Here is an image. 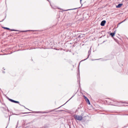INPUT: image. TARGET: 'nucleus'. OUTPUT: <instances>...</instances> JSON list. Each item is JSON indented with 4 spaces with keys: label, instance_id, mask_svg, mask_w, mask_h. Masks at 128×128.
Instances as JSON below:
<instances>
[{
    "label": "nucleus",
    "instance_id": "6",
    "mask_svg": "<svg viewBox=\"0 0 128 128\" xmlns=\"http://www.w3.org/2000/svg\"><path fill=\"white\" fill-rule=\"evenodd\" d=\"M122 4H119L118 6H116V8H120L121 7V6H122Z\"/></svg>",
    "mask_w": 128,
    "mask_h": 128
},
{
    "label": "nucleus",
    "instance_id": "9",
    "mask_svg": "<svg viewBox=\"0 0 128 128\" xmlns=\"http://www.w3.org/2000/svg\"><path fill=\"white\" fill-rule=\"evenodd\" d=\"M10 30L11 31H14V30Z\"/></svg>",
    "mask_w": 128,
    "mask_h": 128
},
{
    "label": "nucleus",
    "instance_id": "2",
    "mask_svg": "<svg viewBox=\"0 0 128 128\" xmlns=\"http://www.w3.org/2000/svg\"><path fill=\"white\" fill-rule=\"evenodd\" d=\"M84 97L86 102L88 103L89 104H90V103L88 98L85 96H84Z\"/></svg>",
    "mask_w": 128,
    "mask_h": 128
},
{
    "label": "nucleus",
    "instance_id": "7",
    "mask_svg": "<svg viewBox=\"0 0 128 128\" xmlns=\"http://www.w3.org/2000/svg\"><path fill=\"white\" fill-rule=\"evenodd\" d=\"M115 34V33L113 32L110 33V35L112 36V37H113Z\"/></svg>",
    "mask_w": 128,
    "mask_h": 128
},
{
    "label": "nucleus",
    "instance_id": "10",
    "mask_svg": "<svg viewBox=\"0 0 128 128\" xmlns=\"http://www.w3.org/2000/svg\"><path fill=\"white\" fill-rule=\"evenodd\" d=\"M82 0H80V2H81V1Z\"/></svg>",
    "mask_w": 128,
    "mask_h": 128
},
{
    "label": "nucleus",
    "instance_id": "8",
    "mask_svg": "<svg viewBox=\"0 0 128 128\" xmlns=\"http://www.w3.org/2000/svg\"><path fill=\"white\" fill-rule=\"evenodd\" d=\"M2 28L4 29H6L7 30H10V29L8 28L5 27H2Z\"/></svg>",
    "mask_w": 128,
    "mask_h": 128
},
{
    "label": "nucleus",
    "instance_id": "5",
    "mask_svg": "<svg viewBox=\"0 0 128 128\" xmlns=\"http://www.w3.org/2000/svg\"><path fill=\"white\" fill-rule=\"evenodd\" d=\"M9 100L10 101H11V102H14L15 103H19V102H18L14 100H12V99H10Z\"/></svg>",
    "mask_w": 128,
    "mask_h": 128
},
{
    "label": "nucleus",
    "instance_id": "4",
    "mask_svg": "<svg viewBox=\"0 0 128 128\" xmlns=\"http://www.w3.org/2000/svg\"><path fill=\"white\" fill-rule=\"evenodd\" d=\"M106 22L105 20H103L102 22L100 24V25L102 26H104Z\"/></svg>",
    "mask_w": 128,
    "mask_h": 128
},
{
    "label": "nucleus",
    "instance_id": "3",
    "mask_svg": "<svg viewBox=\"0 0 128 128\" xmlns=\"http://www.w3.org/2000/svg\"><path fill=\"white\" fill-rule=\"evenodd\" d=\"M114 102V101H112L111 100H109V101H108V104H111L112 105H113V102Z\"/></svg>",
    "mask_w": 128,
    "mask_h": 128
},
{
    "label": "nucleus",
    "instance_id": "1",
    "mask_svg": "<svg viewBox=\"0 0 128 128\" xmlns=\"http://www.w3.org/2000/svg\"><path fill=\"white\" fill-rule=\"evenodd\" d=\"M73 117L75 120H81L82 119V117L81 116H78L75 114L73 116Z\"/></svg>",
    "mask_w": 128,
    "mask_h": 128
}]
</instances>
